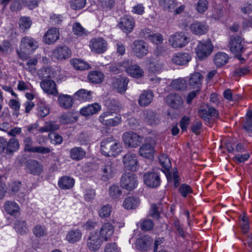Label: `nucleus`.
Segmentation results:
<instances>
[{
	"label": "nucleus",
	"mask_w": 252,
	"mask_h": 252,
	"mask_svg": "<svg viewBox=\"0 0 252 252\" xmlns=\"http://www.w3.org/2000/svg\"><path fill=\"white\" fill-rule=\"evenodd\" d=\"M38 75L40 78H42L40 82V85L43 91L50 95L57 96L58 92L56 83L51 78L55 77L54 73L50 68H42L38 71Z\"/></svg>",
	"instance_id": "obj_1"
},
{
	"label": "nucleus",
	"mask_w": 252,
	"mask_h": 252,
	"mask_svg": "<svg viewBox=\"0 0 252 252\" xmlns=\"http://www.w3.org/2000/svg\"><path fill=\"white\" fill-rule=\"evenodd\" d=\"M101 152L107 157H116L123 150L121 143L113 137L104 139L101 142Z\"/></svg>",
	"instance_id": "obj_2"
},
{
	"label": "nucleus",
	"mask_w": 252,
	"mask_h": 252,
	"mask_svg": "<svg viewBox=\"0 0 252 252\" xmlns=\"http://www.w3.org/2000/svg\"><path fill=\"white\" fill-rule=\"evenodd\" d=\"M99 121L108 126H115L121 123V116L114 111H107L99 116Z\"/></svg>",
	"instance_id": "obj_3"
},
{
	"label": "nucleus",
	"mask_w": 252,
	"mask_h": 252,
	"mask_svg": "<svg viewBox=\"0 0 252 252\" xmlns=\"http://www.w3.org/2000/svg\"><path fill=\"white\" fill-rule=\"evenodd\" d=\"M124 167L127 170L136 171L139 168L138 157L135 154L127 153L123 157Z\"/></svg>",
	"instance_id": "obj_4"
},
{
	"label": "nucleus",
	"mask_w": 252,
	"mask_h": 252,
	"mask_svg": "<svg viewBox=\"0 0 252 252\" xmlns=\"http://www.w3.org/2000/svg\"><path fill=\"white\" fill-rule=\"evenodd\" d=\"M121 186L127 190H132L137 186L136 175L132 173L126 172L123 174L121 179Z\"/></svg>",
	"instance_id": "obj_5"
},
{
	"label": "nucleus",
	"mask_w": 252,
	"mask_h": 252,
	"mask_svg": "<svg viewBox=\"0 0 252 252\" xmlns=\"http://www.w3.org/2000/svg\"><path fill=\"white\" fill-rule=\"evenodd\" d=\"M242 41V38L237 35L232 36L229 42V48L231 52L236 55L240 60H244L241 57L244 51Z\"/></svg>",
	"instance_id": "obj_6"
},
{
	"label": "nucleus",
	"mask_w": 252,
	"mask_h": 252,
	"mask_svg": "<svg viewBox=\"0 0 252 252\" xmlns=\"http://www.w3.org/2000/svg\"><path fill=\"white\" fill-rule=\"evenodd\" d=\"M213 46L211 40L200 41L196 48L197 56L200 60L207 58L212 52Z\"/></svg>",
	"instance_id": "obj_7"
},
{
	"label": "nucleus",
	"mask_w": 252,
	"mask_h": 252,
	"mask_svg": "<svg viewBox=\"0 0 252 252\" xmlns=\"http://www.w3.org/2000/svg\"><path fill=\"white\" fill-rule=\"evenodd\" d=\"M122 138L125 145L129 148L138 147L143 139L142 137L132 131L125 132Z\"/></svg>",
	"instance_id": "obj_8"
},
{
	"label": "nucleus",
	"mask_w": 252,
	"mask_h": 252,
	"mask_svg": "<svg viewBox=\"0 0 252 252\" xmlns=\"http://www.w3.org/2000/svg\"><path fill=\"white\" fill-rule=\"evenodd\" d=\"M198 115L204 121L209 122L212 117L217 118L219 113L217 110L208 104H202L198 110Z\"/></svg>",
	"instance_id": "obj_9"
},
{
	"label": "nucleus",
	"mask_w": 252,
	"mask_h": 252,
	"mask_svg": "<svg viewBox=\"0 0 252 252\" xmlns=\"http://www.w3.org/2000/svg\"><path fill=\"white\" fill-rule=\"evenodd\" d=\"M159 4L164 10L172 12L175 15L181 13L185 8L184 5L178 7L176 0H159Z\"/></svg>",
	"instance_id": "obj_10"
},
{
	"label": "nucleus",
	"mask_w": 252,
	"mask_h": 252,
	"mask_svg": "<svg viewBox=\"0 0 252 252\" xmlns=\"http://www.w3.org/2000/svg\"><path fill=\"white\" fill-rule=\"evenodd\" d=\"M189 38L182 32H176L169 38V44L174 48H181L187 45Z\"/></svg>",
	"instance_id": "obj_11"
},
{
	"label": "nucleus",
	"mask_w": 252,
	"mask_h": 252,
	"mask_svg": "<svg viewBox=\"0 0 252 252\" xmlns=\"http://www.w3.org/2000/svg\"><path fill=\"white\" fill-rule=\"evenodd\" d=\"M115 163L112 160L108 159L106 160V161L101 165L99 170L102 180L106 181L112 178V175L115 171Z\"/></svg>",
	"instance_id": "obj_12"
},
{
	"label": "nucleus",
	"mask_w": 252,
	"mask_h": 252,
	"mask_svg": "<svg viewBox=\"0 0 252 252\" xmlns=\"http://www.w3.org/2000/svg\"><path fill=\"white\" fill-rule=\"evenodd\" d=\"M143 122L148 125L156 126L159 124L160 119L158 114L151 109H146L141 114Z\"/></svg>",
	"instance_id": "obj_13"
},
{
	"label": "nucleus",
	"mask_w": 252,
	"mask_h": 252,
	"mask_svg": "<svg viewBox=\"0 0 252 252\" xmlns=\"http://www.w3.org/2000/svg\"><path fill=\"white\" fill-rule=\"evenodd\" d=\"M38 47V42L32 37L26 36L21 39L20 46L21 51L27 53H32Z\"/></svg>",
	"instance_id": "obj_14"
},
{
	"label": "nucleus",
	"mask_w": 252,
	"mask_h": 252,
	"mask_svg": "<svg viewBox=\"0 0 252 252\" xmlns=\"http://www.w3.org/2000/svg\"><path fill=\"white\" fill-rule=\"evenodd\" d=\"M131 48L133 54L140 58L146 56L148 52V47L142 40H135Z\"/></svg>",
	"instance_id": "obj_15"
},
{
	"label": "nucleus",
	"mask_w": 252,
	"mask_h": 252,
	"mask_svg": "<svg viewBox=\"0 0 252 252\" xmlns=\"http://www.w3.org/2000/svg\"><path fill=\"white\" fill-rule=\"evenodd\" d=\"M103 241L97 232H93L88 238L87 246L91 251H96L99 249Z\"/></svg>",
	"instance_id": "obj_16"
},
{
	"label": "nucleus",
	"mask_w": 252,
	"mask_h": 252,
	"mask_svg": "<svg viewBox=\"0 0 252 252\" xmlns=\"http://www.w3.org/2000/svg\"><path fill=\"white\" fill-rule=\"evenodd\" d=\"M27 171L34 175H39L43 173V167L42 164L35 159H29L26 162Z\"/></svg>",
	"instance_id": "obj_17"
},
{
	"label": "nucleus",
	"mask_w": 252,
	"mask_h": 252,
	"mask_svg": "<svg viewBox=\"0 0 252 252\" xmlns=\"http://www.w3.org/2000/svg\"><path fill=\"white\" fill-rule=\"evenodd\" d=\"M128 82V80L126 78L119 76L112 78V85L118 93L124 94L127 89Z\"/></svg>",
	"instance_id": "obj_18"
},
{
	"label": "nucleus",
	"mask_w": 252,
	"mask_h": 252,
	"mask_svg": "<svg viewBox=\"0 0 252 252\" xmlns=\"http://www.w3.org/2000/svg\"><path fill=\"white\" fill-rule=\"evenodd\" d=\"M143 179L145 184L152 188L158 187L160 183V177L156 172H148L144 174Z\"/></svg>",
	"instance_id": "obj_19"
},
{
	"label": "nucleus",
	"mask_w": 252,
	"mask_h": 252,
	"mask_svg": "<svg viewBox=\"0 0 252 252\" xmlns=\"http://www.w3.org/2000/svg\"><path fill=\"white\" fill-rule=\"evenodd\" d=\"M119 25L124 32L128 34L132 32L135 26L134 20L131 16L126 15L121 18Z\"/></svg>",
	"instance_id": "obj_20"
},
{
	"label": "nucleus",
	"mask_w": 252,
	"mask_h": 252,
	"mask_svg": "<svg viewBox=\"0 0 252 252\" xmlns=\"http://www.w3.org/2000/svg\"><path fill=\"white\" fill-rule=\"evenodd\" d=\"M107 42L102 38H94L91 41L92 50L96 53H102L107 49Z\"/></svg>",
	"instance_id": "obj_21"
},
{
	"label": "nucleus",
	"mask_w": 252,
	"mask_h": 252,
	"mask_svg": "<svg viewBox=\"0 0 252 252\" xmlns=\"http://www.w3.org/2000/svg\"><path fill=\"white\" fill-rule=\"evenodd\" d=\"M166 102L172 108L178 109L181 108L183 104V100L182 97L176 94H169L166 98Z\"/></svg>",
	"instance_id": "obj_22"
},
{
	"label": "nucleus",
	"mask_w": 252,
	"mask_h": 252,
	"mask_svg": "<svg viewBox=\"0 0 252 252\" xmlns=\"http://www.w3.org/2000/svg\"><path fill=\"white\" fill-rule=\"evenodd\" d=\"M71 56V51L66 46L57 47L53 52V57L58 60H65Z\"/></svg>",
	"instance_id": "obj_23"
},
{
	"label": "nucleus",
	"mask_w": 252,
	"mask_h": 252,
	"mask_svg": "<svg viewBox=\"0 0 252 252\" xmlns=\"http://www.w3.org/2000/svg\"><path fill=\"white\" fill-rule=\"evenodd\" d=\"M114 230L113 225L110 222H106L102 225L98 234L102 240L107 241L113 235Z\"/></svg>",
	"instance_id": "obj_24"
},
{
	"label": "nucleus",
	"mask_w": 252,
	"mask_h": 252,
	"mask_svg": "<svg viewBox=\"0 0 252 252\" xmlns=\"http://www.w3.org/2000/svg\"><path fill=\"white\" fill-rule=\"evenodd\" d=\"M154 96V93L152 91H144L139 95L138 104L141 107L148 106L153 101Z\"/></svg>",
	"instance_id": "obj_25"
},
{
	"label": "nucleus",
	"mask_w": 252,
	"mask_h": 252,
	"mask_svg": "<svg viewBox=\"0 0 252 252\" xmlns=\"http://www.w3.org/2000/svg\"><path fill=\"white\" fill-rule=\"evenodd\" d=\"M59 38V31L56 28H52L44 34L43 39L44 42L50 44L55 42Z\"/></svg>",
	"instance_id": "obj_26"
},
{
	"label": "nucleus",
	"mask_w": 252,
	"mask_h": 252,
	"mask_svg": "<svg viewBox=\"0 0 252 252\" xmlns=\"http://www.w3.org/2000/svg\"><path fill=\"white\" fill-rule=\"evenodd\" d=\"M154 147L150 143H144L139 150V154L140 156L149 159L154 158Z\"/></svg>",
	"instance_id": "obj_27"
},
{
	"label": "nucleus",
	"mask_w": 252,
	"mask_h": 252,
	"mask_svg": "<svg viewBox=\"0 0 252 252\" xmlns=\"http://www.w3.org/2000/svg\"><path fill=\"white\" fill-rule=\"evenodd\" d=\"M152 243V238L147 235L143 236L136 241V246L138 250L141 251H146Z\"/></svg>",
	"instance_id": "obj_28"
},
{
	"label": "nucleus",
	"mask_w": 252,
	"mask_h": 252,
	"mask_svg": "<svg viewBox=\"0 0 252 252\" xmlns=\"http://www.w3.org/2000/svg\"><path fill=\"white\" fill-rule=\"evenodd\" d=\"M191 59V56L187 53H178L173 56L172 61L176 64L183 65L188 63Z\"/></svg>",
	"instance_id": "obj_29"
},
{
	"label": "nucleus",
	"mask_w": 252,
	"mask_h": 252,
	"mask_svg": "<svg viewBox=\"0 0 252 252\" xmlns=\"http://www.w3.org/2000/svg\"><path fill=\"white\" fill-rule=\"evenodd\" d=\"M191 31L196 35H202L206 33L208 31V26L204 23L194 22L190 26Z\"/></svg>",
	"instance_id": "obj_30"
},
{
	"label": "nucleus",
	"mask_w": 252,
	"mask_h": 252,
	"mask_svg": "<svg viewBox=\"0 0 252 252\" xmlns=\"http://www.w3.org/2000/svg\"><path fill=\"white\" fill-rule=\"evenodd\" d=\"M164 64L159 61L150 60L148 63V71L153 73H158L163 69Z\"/></svg>",
	"instance_id": "obj_31"
},
{
	"label": "nucleus",
	"mask_w": 252,
	"mask_h": 252,
	"mask_svg": "<svg viewBox=\"0 0 252 252\" xmlns=\"http://www.w3.org/2000/svg\"><path fill=\"white\" fill-rule=\"evenodd\" d=\"M86 154V151L80 147H74L70 150V158L76 161L82 159L85 157Z\"/></svg>",
	"instance_id": "obj_32"
},
{
	"label": "nucleus",
	"mask_w": 252,
	"mask_h": 252,
	"mask_svg": "<svg viewBox=\"0 0 252 252\" xmlns=\"http://www.w3.org/2000/svg\"><path fill=\"white\" fill-rule=\"evenodd\" d=\"M104 78V75L99 71H92L88 75L89 82L94 84L101 83L103 81Z\"/></svg>",
	"instance_id": "obj_33"
},
{
	"label": "nucleus",
	"mask_w": 252,
	"mask_h": 252,
	"mask_svg": "<svg viewBox=\"0 0 252 252\" xmlns=\"http://www.w3.org/2000/svg\"><path fill=\"white\" fill-rule=\"evenodd\" d=\"M74 179L68 176L62 177L58 181L59 187L63 189H70L74 186Z\"/></svg>",
	"instance_id": "obj_34"
},
{
	"label": "nucleus",
	"mask_w": 252,
	"mask_h": 252,
	"mask_svg": "<svg viewBox=\"0 0 252 252\" xmlns=\"http://www.w3.org/2000/svg\"><path fill=\"white\" fill-rule=\"evenodd\" d=\"M126 72L131 76L139 78L144 75V71L137 64L130 65L126 69Z\"/></svg>",
	"instance_id": "obj_35"
},
{
	"label": "nucleus",
	"mask_w": 252,
	"mask_h": 252,
	"mask_svg": "<svg viewBox=\"0 0 252 252\" xmlns=\"http://www.w3.org/2000/svg\"><path fill=\"white\" fill-rule=\"evenodd\" d=\"M82 237L81 231L78 229H72L68 232L66 239L69 243H75L80 240Z\"/></svg>",
	"instance_id": "obj_36"
},
{
	"label": "nucleus",
	"mask_w": 252,
	"mask_h": 252,
	"mask_svg": "<svg viewBox=\"0 0 252 252\" xmlns=\"http://www.w3.org/2000/svg\"><path fill=\"white\" fill-rule=\"evenodd\" d=\"M4 208L6 213L11 216H16L20 209L19 205L16 203L9 201L5 202Z\"/></svg>",
	"instance_id": "obj_37"
},
{
	"label": "nucleus",
	"mask_w": 252,
	"mask_h": 252,
	"mask_svg": "<svg viewBox=\"0 0 252 252\" xmlns=\"http://www.w3.org/2000/svg\"><path fill=\"white\" fill-rule=\"evenodd\" d=\"M58 100L60 106L64 109H69L72 106V98L68 95H60L58 97Z\"/></svg>",
	"instance_id": "obj_38"
},
{
	"label": "nucleus",
	"mask_w": 252,
	"mask_h": 252,
	"mask_svg": "<svg viewBox=\"0 0 252 252\" xmlns=\"http://www.w3.org/2000/svg\"><path fill=\"white\" fill-rule=\"evenodd\" d=\"M229 59L228 56L223 52L217 53L214 58V62L217 67H220L225 65Z\"/></svg>",
	"instance_id": "obj_39"
},
{
	"label": "nucleus",
	"mask_w": 252,
	"mask_h": 252,
	"mask_svg": "<svg viewBox=\"0 0 252 252\" xmlns=\"http://www.w3.org/2000/svg\"><path fill=\"white\" fill-rule=\"evenodd\" d=\"M100 109V106L96 103L88 105L80 110V113L83 116H89L97 113Z\"/></svg>",
	"instance_id": "obj_40"
},
{
	"label": "nucleus",
	"mask_w": 252,
	"mask_h": 252,
	"mask_svg": "<svg viewBox=\"0 0 252 252\" xmlns=\"http://www.w3.org/2000/svg\"><path fill=\"white\" fill-rule=\"evenodd\" d=\"M139 203L138 198L133 196H129L125 199L123 205L126 209H133L136 208Z\"/></svg>",
	"instance_id": "obj_41"
},
{
	"label": "nucleus",
	"mask_w": 252,
	"mask_h": 252,
	"mask_svg": "<svg viewBox=\"0 0 252 252\" xmlns=\"http://www.w3.org/2000/svg\"><path fill=\"white\" fill-rule=\"evenodd\" d=\"M92 92L85 89H80L73 95V98L80 101H86L91 98Z\"/></svg>",
	"instance_id": "obj_42"
},
{
	"label": "nucleus",
	"mask_w": 252,
	"mask_h": 252,
	"mask_svg": "<svg viewBox=\"0 0 252 252\" xmlns=\"http://www.w3.org/2000/svg\"><path fill=\"white\" fill-rule=\"evenodd\" d=\"M203 77L199 72H195L190 75L189 84L192 88H199L201 84Z\"/></svg>",
	"instance_id": "obj_43"
},
{
	"label": "nucleus",
	"mask_w": 252,
	"mask_h": 252,
	"mask_svg": "<svg viewBox=\"0 0 252 252\" xmlns=\"http://www.w3.org/2000/svg\"><path fill=\"white\" fill-rule=\"evenodd\" d=\"M19 145L18 139L12 138L7 142L6 146V153L8 154H11L19 149Z\"/></svg>",
	"instance_id": "obj_44"
},
{
	"label": "nucleus",
	"mask_w": 252,
	"mask_h": 252,
	"mask_svg": "<svg viewBox=\"0 0 252 252\" xmlns=\"http://www.w3.org/2000/svg\"><path fill=\"white\" fill-rule=\"evenodd\" d=\"M71 64L77 70H85L89 68V64L83 61L77 59H72L70 61Z\"/></svg>",
	"instance_id": "obj_45"
},
{
	"label": "nucleus",
	"mask_w": 252,
	"mask_h": 252,
	"mask_svg": "<svg viewBox=\"0 0 252 252\" xmlns=\"http://www.w3.org/2000/svg\"><path fill=\"white\" fill-rule=\"evenodd\" d=\"M170 86L174 90H182L186 89L187 83V81L184 79H177L172 81Z\"/></svg>",
	"instance_id": "obj_46"
},
{
	"label": "nucleus",
	"mask_w": 252,
	"mask_h": 252,
	"mask_svg": "<svg viewBox=\"0 0 252 252\" xmlns=\"http://www.w3.org/2000/svg\"><path fill=\"white\" fill-rule=\"evenodd\" d=\"M77 121V117L71 113L63 114L60 118L61 123L64 125L74 123Z\"/></svg>",
	"instance_id": "obj_47"
},
{
	"label": "nucleus",
	"mask_w": 252,
	"mask_h": 252,
	"mask_svg": "<svg viewBox=\"0 0 252 252\" xmlns=\"http://www.w3.org/2000/svg\"><path fill=\"white\" fill-rule=\"evenodd\" d=\"M72 31L73 33L77 36H83L87 34V32L85 28L78 22L73 24L72 26Z\"/></svg>",
	"instance_id": "obj_48"
},
{
	"label": "nucleus",
	"mask_w": 252,
	"mask_h": 252,
	"mask_svg": "<svg viewBox=\"0 0 252 252\" xmlns=\"http://www.w3.org/2000/svg\"><path fill=\"white\" fill-rule=\"evenodd\" d=\"M33 233L37 238H41L46 236L47 234V229L44 226L40 224L36 225L33 227Z\"/></svg>",
	"instance_id": "obj_49"
},
{
	"label": "nucleus",
	"mask_w": 252,
	"mask_h": 252,
	"mask_svg": "<svg viewBox=\"0 0 252 252\" xmlns=\"http://www.w3.org/2000/svg\"><path fill=\"white\" fill-rule=\"evenodd\" d=\"M59 128V126L58 124L49 122L47 123L44 126L40 127L38 130L41 132H44L55 131Z\"/></svg>",
	"instance_id": "obj_50"
},
{
	"label": "nucleus",
	"mask_w": 252,
	"mask_h": 252,
	"mask_svg": "<svg viewBox=\"0 0 252 252\" xmlns=\"http://www.w3.org/2000/svg\"><path fill=\"white\" fill-rule=\"evenodd\" d=\"M15 227L16 230L21 234L26 233L28 230L25 221L22 220H16Z\"/></svg>",
	"instance_id": "obj_51"
},
{
	"label": "nucleus",
	"mask_w": 252,
	"mask_h": 252,
	"mask_svg": "<svg viewBox=\"0 0 252 252\" xmlns=\"http://www.w3.org/2000/svg\"><path fill=\"white\" fill-rule=\"evenodd\" d=\"M247 118L243 127L247 131L252 133V110H249L247 113Z\"/></svg>",
	"instance_id": "obj_52"
},
{
	"label": "nucleus",
	"mask_w": 252,
	"mask_h": 252,
	"mask_svg": "<svg viewBox=\"0 0 252 252\" xmlns=\"http://www.w3.org/2000/svg\"><path fill=\"white\" fill-rule=\"evenodd\" d=\"M112 207L109 205H103L98 211L99 216L101 218H108L112 212Z\"/></svg>",
	"instance_id": "obj_53"
},
{
	"label": "nucleus",
	"mask_w": 252,
	"mask_h": 252,
	"mask_svg": "<svg viewBox=\"0 0 252 252\" xmlns=\"http://www.w3.org/2000/svg\"><path fill=\"white\" fill-rule=\"evenodd\" d=\"M208 4L207 0H198L195 4V9L198 12L203 13L208 9Z\"/></svg>",
	"instance_id": "obj_54"
},
{
	"label": "nucleus",
	"mask_w": 252,
	"mask_h": 252,
	"mask_svg": "<svg viewBox=\"0 0 252 252\" xmlns=\"http://www.w3.org/2000/svg\"><path fill=\"white\" fill-rule=\"evenodd\" d=\"M19 25L20 28L25 31L30 28L32 21L29 17H23L20 19Z\"/></svg>",
	"instance_id": "obj_55"
},
{
	"label": "nucleus",
	"mask_w": 252,
	"mask_h": 252,
	"mask_svg": "<svg viewBox=\"0 0 252 252\" xmlns=\"http://www.w3.org/2000/svg\"><path fill=\"white\" fill-rule=\"evenodd\" d=\"M50 113V109L48 106L43 103L38 105L37 109V116L40 118H44L47 116Z\"/></svg>",
	"instance_id": "obj_56"
},
{
	"label": "nucleus",
	"mask_w": 252,
	"mask_h": 252,
	"mask_svg": "<svg viewBox=\"0 0 252 252\" xmlns=\"http://www.w3.org/2000/svg\"><path fill=\"white\" fill-rule=\"evenodd\" d=\"M159 161L161 166L166 170L171 166L170 159L165 154H161L159 156Z\"/></svg>",
	"instance_id": "obj_57"
},
{
	"label": "nucleus",
	"mask_w": 252,
	"mask_h": 252,
	"mask_svg": "<svg viewBox=\"0 0 252 252\" xmlns=\"http://www.w3.org/2000/svg\"><path fill=\"white\" fill-rule=\"evenodd\" d=\"M122 194L121 190L117 186H112L109 188V195L113 199H117Z\"/></svg>",
	"instance_id": "obj_58"
},
{
	"label": "nucleus",
	"mask_w": 252,
	"mask_h": 252,
	"mask_svg": "<svg viewBox=\"0 0 252 252\" xmlns=\"http://www.w3.org/2000/svg\"><path fill=\"white\" fill-rule=\"evenodd\" d=\"M33 140L31 137H26L24 140V145L25 146V151L29 152L34 153L35 147H32Z\"/></svg>",
	"instance_id": "obj_59"
},
{
	"label": "nucleus",
	"mask_w": 252,
	"mask_h": 252,
	"mask_svg": "<svg viewBox=\"0 0 252 252\" xmlns=\"http://www.w3.org/2000/svg\"><path fill=\"white\" fill-rule=\"evenodd\" d=\"M86 2V0H72L70 1V6L73 9H80L84 7Z\"/></svg>",
	"instance_id": "obj_60"
},
{
	"label": "nucleus",
	"mask_w": 252,
	"mask_h": 252,
	"mask_svg": "<svg viewBox=\"0 0 252 252\" xmlns=\"http://www.w3.org/2000/svg\"><path fill=\"white\" fill-rule=\"evenodd\" d=\"M10 107L14 110L13 115L18 116L19 110L20 107V103L16 99H11L9 103Z\"/></svg>",
	"instance_id": "obj_61"
},
{
	"label": "nucleus",
	"mask_w": 252,
	"mask_h": 252,
	"mask_svg": "<svg viewBox=\"0 0 252 252\" xmlns=\"http://www.w3.org/2000/svg\"><path fill=\"white\" fill-rule=\"evenodd\" d=\"M250 69L248 67L238 68L234 70L233 75L235 77H241L248 74L250 72Z\"/></svg>",
	"instance_id": "obj_62"
},
{
	"label": "nucleus",
	"mask_w": 252,
	"mask_h": 252,
	"mask_svg": "<svg viewBox=\"0 0 252 252\" xmlns=\"http://www.w3.org/2000/svg\"><path fill=\"white\" fill-rule=\"evenodd\" d=\"M240 224L244 233H247L249 228V220L247 216L244 215L240 221Z\"/></svg>",
	"instance_id": "obj_63"
},
{
	"label": "nucleus",
	"mask_w": 252,
	"mask_h": 252,
	"mask_svg": "<svg viewBox=\"0 0 252 252\" xmlns=\"http://www.w3.org/2000/svg\"><path fill=\"white\" fill-rule=\"evenodd\" d=\"M149 40L156 44H160L162 43L163 38L160 34H150L147 36Z\"/></svg>",
	"instance_id": "obj_64"
}]
</instances>
